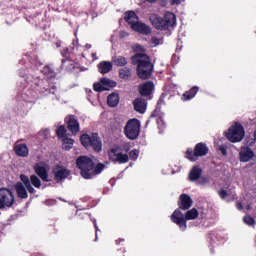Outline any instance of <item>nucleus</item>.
<instances>
[{"instance_id":"nucleus-1","label":"nucleus","mask_w":256,"mask_h":256,"mask_svg":"<svg viewBox=\"0 0 256 256\" xmlns=\"http://www.w3.org/2000/svg\"><path fill=\"white\" fill-rule=\"evenodd\" d=\"M135 55L131 57L132 65H136V73L139 79L142 81H147V79H151V75H153V69L155 66L153 62H151V56L145 53V47L141 44H136L134 47Z\"/></svg>"},{"instance_id":"nucleus-2","label":"nucleus","mask_w":256,"mask_h":256,"mask_svg":"<svg viewBox=\"0 0 256 256\" xmlns=\"http://www.w3.org/2000/svg\"><path fill=\"white\" fill-rule=\"evenodd\" d=\"M76 167L79 169L83 179H93L97 175H101L105 170V164L98 163L95 165V162L89 156H79L76 159Z\"/></svg>"},{"instance_id":"nucleus-3","label":"nucleus","mask_w":256,"mask_h":256,"mask_svg":"<svg viewBox=\"0 0 256 256\" xmlns=\"http://www.w3.org/2000/svg\"><path fill=\"white\" fill-rule=\"evenodd\" d=\"M149 21L158 31H167L169 28L177 25V16H175L173 12H166L164 17L157 14H151Z\"/></svg>"},{"instance_id":"nucleus-4","label":"nucleus","mask_w":256,"mask_h":256,"mask_svg":"<svg viewBox=\"0 0 256 256\" xmlns=\"http://www.w3.org/2000/svg\"><path fill=\"white\" fill-rule=\"evenodd\" d=\"M197 217H199V211L197 210V208H192L191 210H188L185 215H183V212H181V210L176 209L170 216V219L172 223L178 225L180 231H186L187 221H193L197 219Z\"/></svg>"},{"instance_id":"nucleus-5","label":"nucleus","mask_w":256,"mask_h":256,"mask_svg":"<svg viewBox=\"0 0 256 256\" xmlns=\"http://www.w3.org/2000/svg\"><path fill=\"white\" fill-rule=\"evenodd\" d=\"M141 134V121L137 118H133L127 121L124 127V135L130 141H135Z\"/></svg>"},{"instance_id":"nucleus-6","label":"nucleus","mask_w":256,"mask_h":256,"mask_svg":"<svg viewBox=\"0 0 256 256\" xmlns=\"http://www.w3.org/2000/svg\"><path fill=\"white\" fill-rule=\"evenodd\" d=\"M226 137L231 143H239L240 141H243V137H245V128H243L241 123L236 122L228 129Z\"/></svg>"},{"instance_id":"nucleus-7","label":"nucleus","mask_w":256,"mask_h":256,"mask_svg":"<svg viewBox=\"0 0 256 256\" xmlns=\"http://www.w3.org/2000/svg\"><path fill=\"white\" fill-rule=\"evenodd\" d=\"M209 153V147H207V144L200 142L197 143L194 147V151L191 148H188L185 157L189 161H197L198 157H205Z\"/></svg>"},{"instance_id":"nucleus-8","label":"nucleus","mask_w":256,"mask_h":256,"mask_svg":"<svg viewBox=\"0 0 256 256\" xmlns=\"http://www.w3.org/2000/svg\"><path fill=\"white\" fill-rule=\"evenodd\" d=\"M20 180L24 183L28 193H31V195H35V193H37L35 188L41 189V179H39L35 174L30 175V177L25 174H21Z\"/></svg>"},{"instance_id":"nucleus-9","label":"nucleus","mask_w":256,"mask_h":256,"mask_svg":"<svg viewBox=\"0 0 256 256\" xmlns=\"http://www.w3.org/2000/svg\"><path fill=\"white\" fill-rule=\"evenodd\" d=\"M15 196L9 188H0V209L5 207H13Z\"/></svg>"},{"instance_id":"nucleus-10","label":"nucleus","mask_w":256,"mask_h":256,"mask_svg":"<svg viewBox=\"0 0 256 256\" xmlns=\"http://www.w3.org/2000/svg\"><path fill=\"white\" fill-rule=\"evenodd\" d=\"M108 158L112 163H119L120 165L129 163V155L119 152V148H111L108 151Z\"/></svg>"},{"instance_id":"nucleus-11","label":"nucleus","mask_w":256,"mask_h":256,"mask_svg":"<svg viewBox=\"0 0 256 256\" xmlns=\"http://www.w3.org/2000/svg\"><path fill=\"white\" fill-rule=\"evenodd\" d=\"M52 175L54 176V181L56 183H61L71 175V170L61 164H57L52 169Z\"/></svg>"},{"instance_id":"nucleus-12","label":"nucleus","mask_w":256,"mask_h":256,"mask_svg":"<svg viewBox=\"0 0 256 256\" xmlns=\"http://www.w3.org/2000/svg\"><path fill=\"white\" fill-rule=\"evenodd\" d=\"M65 123L67 124V129L72 133V135H77L79 133L81 126L79 124V120H77V117L75 115H69L65 118Z\"/></svg>"},{"instance_id":"nucleus-13","label":"nucleus","mask_w":256,"mask_h":256,"mask_svg":"<svg viewBox=\"0 0 256 256\" xmlns=\"http://www.w3.org/2000/svg\"><path fill=\"white\" fill-rule=\"evenodd\" d=\"M255 157V152L249 146H241L239 151L240 163H249Z\"/></svg>"},{"instance_id":"nucleus-14","label":"nucleus","mask_w":256,"mask_h":256,"mask_svg":"<svg viewBox=\"0 0 256 256\" xmlns=\"http://www.w3.org/2000/svg\"><path fill=\"white\" fill-rule=\"evenodd\" d=\"M153 91H155L153 81L144 82L138 87V93L141 97H150V95H153Z\"/></svg>"},{"instance_id":"nucleus-15","label":"nucleus","mask_w":256,"mask_h":256,"mask_svg":"<svg viewBox=\"0 0 256 256\" xmlns=\"http://www.w3.org/2000/svg\"><path fill=\"white\" fill-rule=\"evenodd\" d=\"M193 207V199L188 194H181L178 201L179 211H187V209H191Z\"/></svg>"},{"instance_id":"nucleus-16","label":"nucleus","mask_w":256,"mask_h":256,"mask_svg":"<svg viewBox=\"0 0 256 256\" xmlns=\"http://www.w3.org/2000/svg\"><path fill=\"white\" fill-rule=\"evenodd\" d=\"M90 147L94 149L95 153H101V151H103V141L101 140V137H99L98 133H92Z\"/></svg>"},{"instance_id":"nucleus-17","label":"nucleus","mask_w":256,"mask_h":256,"mask_svg":"<svg viewBox=\"0 0 256 256\" xmlns=\"http://www.w3.org/2000/svg\"><path fill=\"white\" fill-rule=\"evenodd\" d=\"M132 30L140 35H151V26L143 22L138 21L136 24H133Z\"/></svg>"},{"instance_id":"nucleus-18","label":"nucleus","mask_w":256,"mask_h":256,"mask_svg":"<svg viewBox=\"0 0 256 256\" xmlns=\"http://www.w3.org/2000/svg\"><path fill=\"white\" fill-rule=\"evenodd\" d=\"M134 110L140 115H143L147 111V100L144 98H136L133 101Z\"/></svg>"},{"instance_id":"nucleus-19","label":"nucleus","mask_w":256,"mask_h":256,"mask_svg":"<svg viewBox=\"0 0 256 256\" xmlns=\"http://www.w3.org/2000/svg\"><path fill=\"white\" fill-rule=\"evenodd\" d=\"M34 171L36 175H38V177H40V179H42V181H44L45 183H49V181H51V179H49V172H47V168H45V166L36 164L34 166Z\"/></svg>"},{"instance_id":"nucleus-20","label":"nucleus","mask_w":256,"mask_h":256,"mask_svg":"<svg viewBox=\"0 0 256 256\" xmlns=\"http://www.w3.org/2000/svg\"><path fill=\"white\" fill-rule=\"evenodd\" d=\"M14 187L19 199H27L29 197L27 186L23 182H17Z\"/></svg>"},{"instance_id":"nucleus-21","label":"nucleus","mask_w":256,"mask_h":256,"mask_svg":"<svg viewBox=\"0 0 256 256\" xmlns=\"http://www.w3.org/2000/svg\"><path fill=\"white\" fill-rule=\"evenodd\" d=\"M124 19L128 25H130L131 29H133V25H137L139 23V16L135 11H128L124 15Z\"/></svg>"},{"instance_id":"nucleus-22","label":"nucleus","mask_w":256,"mask_h":256,"mask_svg":"<svg viewBox=\"0 0 256 256\" xmlns=\"http://www.w3.org/2000/svg\"><path fill=\"white\" fill-rule=\"evenodd\" d=\"M201 175H203V169L199 166H194L188 174V179L194 183V181H199V179H201Z\"/></svg>"},{"instance_id":"nucleus-23","label":"nucleus","mask_w":256,"mask_h":256,"mask_svg":"<svg viewBox=\"0 0 256 256\" xmlns=\"http://www.w3.org/2000/svg\"><path fill=\"white\" fill-rule=\"evenodd\" d=\"M62 56L65 59H62V67H65V63H70V66L68 67V71H73L75 69V66L73 65L70 57H71V52H69V48H64L61 52Z\"/></svg>"},{"instance_id":"nucleus-24","label":"nucleus","mask_w":256,"mask_h":256,"mask_svg":"<svg viewBox=\"0 0 256 256\" xmlns=\"http://www.w3.org/2000/svg\"><path fill=\"white\" fill-rule=\"evenodd\" d=\"M98 71L102 74L105 75L109 73L110 71H113V63L110 61H102L98 64Z\"/></svg>"},{"instance_id":"nucleus-25","label":"nucleus","mask_w":256,"mask_h":256,"mask_svg":"<svg viewBox=\"0 0 256 256\" xmlns=\"http://www.w3.org/2000/svg\"><path fill=\"white\" fill-rule=\"evenodd\" d=\"M14 151L18 157H27L29 155V148L27 144H17Z\"/></svg>"},{"instance_id":"nucleus-26","label":"nucleus","mask_w":256,"mask_h":256,"mask_svg":"<svg viewBox=\"0 0 256 256\" xmlns=\"http://www.w3.org/2000/svg\"><path fill=\"white\" fill-rule=\"evenodd\" d=\"M36 87H38V90L41 92V93H46L49 94L51 93V87H49V81L44 79V80H39L37 83H36Z\"/></svg>"},{"instance_id":"nucleus-27","label":"nucleus","mask_w":256,"mask_h":256,"mask_svg":"<svg viewBox=\"0 0 256 256\" xmlns=\"http://www.w3.org/2000/svg\"><path fill=\"white\" fill-rule=\"evenodd\" d=\"M120 99L121 98L119 97V93H115V92L111 93L107 97L108 107H117L119 105Z\"/></svg>"},{"instance_id":"nucleus-28","label":"nucleus","mask_w":256,"mask_h":256,"mask_svg":"<svg viewBox=\"0 0 256 256\" xmlns=\"http://www.w3.org/2000/svg\"><path fill=\"white\" fill-rule=\"evenodd\" d=\"M197 93H199V87L194 86L190 90L183 93L182 99L183 101H191V99H193Z\"/></svg>"},{"instance_id":"nucleus-29","label":"nucleus","mask_w":256,"mask_h":256,"mask_svg":"<svg viewBox=\"0 0 256 256\" xmlns=\"http://www.w3.org/2000/svg\"><path fill=\"white\" fill-rule=\"evenodd\" d=\"M100 83L102 84L104 89H113L114 87H117V82L110 80L109 78H101Z\"/></svg>"},{"instance_id":"nucleus-30","label":"nucleus","mask_w":256,"mask_h":256,"mask_svg":"<svg viewBox=\"0 0 256 256\" xmlns=\"http://www.w3.org/2000/svg\"><path fill=\"white\" fill-rule=\"evenodd\" d=\"M112 63L116 65V67H125L128 61L127 58H125V56H114L112 58Z\"/></svg>"},{"instance_id":"nucleus-31","label":"nucleus","mask_w":256,"mask_h":256,"mask_svg":"<svg viewBox=\"0 0 256 256\" xmlns=\"http://www.w3.org/2000/svg\"><path fill=\"white\" fill-rule=\"evenodd\" d=\"M119 77L124 81H128V79L131 77V69L127 67L121 68L119 70Z\"/></svg>"},{"instance_id":"nucleus-32","label":"nucleus","mask_w":256,"mask_h":256,"mask_svg":"<svg viewBox=\"0 0 256 256\" xmlns=\"http://www.w3.org/2000/svg\"><path fill=\"white\" fill-rule=\"evenodd\" d=\"M63 141V149L65 151H69V149H73V143H75V140L73 138H69V136H66L65 138H62Z\"/></svg>"},{"instance_id":"nucleus-33","label":"nucleus","mask_w":256,"mask_h":256,"mask_svg":"<svg viewBox=\"0 0 256 256\" xmlns=\"http://www.w3.org/2000/svg\"><path fill=\"white\" fill-rule=\"evenodd\" d=\"M91 139H92V136H89V134H82L80 136V142L82 143L83 147H85L86 149L91 147Z\"/></svg>"},{"instance_id":"nucleus-34","label":"nucleus","mask_w":256,"mask_h":256,"mask_svg":"<svg viewBox=\"0 0 256 256\" xmlns=\"http://www.w3.org/2000/svg\"><path fill=\"white\" fill-rule=\"evenodd\" d=\"M43 75H46L47 77H55V69L51 67V65H45L42 69Z\"/></svg>"},{"instance_id":"nucleus-35","label":"nucleus","mask_w":256,"mask_h":256,"mask_svg":"<svg viewBox=\"0 0 256 256\" xmlns=\"http://www.w3.org/2000/svg\"><path fill=\"white\" fill-rule=\"evenodd\" d=\"M56 136L58 137V139H64L65 137H67V129L65 128V126L61 125L56 129Z\"/></svg>"},{"instance_id":"nucleus-36","label":"nucleus","mask_w":256,"mask_h":256,"mask_svg":"<svg viewBox=\"0 0 256 256\" xmlns=\"http://www.w3.org/2000/svg\"><path fill=\"white\" fill-rule=\"evenodd\" d=\"M93 90L96 91V93H103V91H107V88H104L101 82H96L93 84Z\"/></svg>"},{"instance_id":"nucleus-37","label":"nucleus","mask_w":256,"mask_h":256,"mask_svg":"<svg viewBox=\"0 0 256 256\" xmlns=\"http://www.w3.org/2000/svg\"><path fill=\"white\" fill-rule=\"evenodd\" d=\"M129 157L132 161H137V159H139V151L137 149L131 150L129 152Z\"/></svg>"},{"instance_id":"nucleus-38","label":"nucleus","mask_w":256,"mask_h":256,"mask_svg":"<svg viewBox=\"0 0 256 256\" xmlns=\"http://www.w3.org/2000/svg\"><path fill=\"white\" fill-rule=\"evenodd\" d=\"M243 221L246 225H255V218L251 217V216H245L243 218Z\"/></svg>"},{"instance_id":"nucleus-39","label":"nucleus","mask_w":256,"mask_h":256,"mask_svg":"<svg viewBox=\"0 0 256 256\" xmlns=\"http://www.w3.org/2000/svg\"><path fill=\"white\" fill-rule=\"evenodd\" d=\"M218 195L221 199H227V191L221 189L220 191H218Z\"/></svg>"},{"instance_id":"nucleus-40","label":"nucleus","mask_w":256,"mask_h":256,"mask_svg":"<svg viewBox=\"0 0 256 256\" xmlns=\"http://www.w3.org/2000/svg\"><path fill=\"white\" fill-rule=\"evenodd\" d=\"M199 183L200 185H207L209 183V177H202Z\"/></svg>"},{"instance_id":"nucleus-41","label":"nucleus","mask_w":256,"mask_h":256,"mask_svg":"<svg viewBox=\"0 0 256 256\" xmlns=\"http://www.w3.org/2000/svg\"><path fill=\"white\" fill-rule=\"evenodd\" d=\"M219 151L222 153V155H227V146H220Z\"/></svg>"},{"instance_id":"nucleus-42","label":"nucleus","mask_w":256,"mask_h":256,"mask_svg":"<svg viewBox=\"0 0 256 256\" xmlns=\"http://www.w3.org/2000/svg\"><path fill=\"white\" fill-rule=\"evenodd\" d=\"M92 221H93V225L95 227V231H96L95 237H96V240H97V232L99 231V226H97V220L96 219H93Z\"/></svg>"},{"instance_id":"nucleus-43","label":"nucleus","mask_w":256,"mask_h":256,"mask_svg":"<svg viewBox=\"0 0 256 256\" xmlns=\"http://www.w3.org/2000/svg\"><path fill=\"white\" fill-rule=\"evenodd\" d=\"M151 43H153L154 45H159V38L153 36L151 38Z\"/></svg>"},{"instance_id":"nucleus-44","label":"nucleus","mask_w":256,"mask_h":256,"mask_svg":"<svg viewBox=\"0 0 256 256\" xmlns=\"http://www.w3.org/2000/svg\"><path fill=\"white\" fill-rule=\"evenodd\" d=\"M183 0H171L170 1V4L171 5H181V2H182Z\"/></svg>"},{"instance_id":"nucleus-45","label":"nucleus","mask_w":256,"mask_h":256,"mask_svg":"<svg viewBox=\"0 0 256 256\" xmlns=\"http://www.w3.org/2000/svg\"><path fill=\"white\" fill-rule=\"evenodd\" d=\"M236 208L238 209V211H242V209H243V203L237 202V203H236Z\"/></svg>"},{"instance_id":"nucleus-46","label":"nucleus","mask_w":256,"mask_h":256,"mask_svg":"<svg viewBox=\"0 0 256 256\" xmlns=\"http://www.w3.org/2000/svg\"><path fill=\"white\" fill-rule=\"evenodd\" d=\"M92 59H93V61H97V59H98L97 53H92Z\"/></svg>"},{"instance_id":"nucleus-47","label":"nucleus","mask_w":256,"mask_h":256,"mask_svg":"<svg viewBox=\"0 0 256 256\" xmlns=\"http://www.w3.org/2000/svg\"><path fill=\"white\" fill-rule=\"evenodd\" d=\"M121 241H125V239H118V240H116V245H119V243H121Z\"/></svg>"},{"instance_id":"nucleus-48","label":"nucleus","mask_w":256,"mask_h":256,"mask_svg":"<svg viewBox=\"0 0 256 256\" xmlns=\"http://www.w3.org/2000/svg\"><path fill=\"white\" fill-rule=\"evenodd\" d=\"M148 3H157L158 0H146Z\"/></svg>"},{"instance_id":"nucleus-49","label":"nucleus","mask_w":256,"mask_h":256,"mask_svg":"<svg viewBox=\"0 0 256 256\" xmlns=\"http://www.w3.org/2000/svg\"><path fill=\"white\" fill-rule=\"evenodd\" d=\"M151 117H157V112L156 111L152 112Z\"/></svg>"},{"instance_id":"nucleus-50","label":"nucleus","mask_w":256,"mask_h":256,"mask_svg":"<svg viewBox=\"0 0 256 256\" xmlns=\"http://www.w3.org/2000/svg\"><path fill=\"white\" fill-rule=\"evenodd\" d=\"M246 211H251V205L248 204V205L246 206Z\"/></svg>"},{"instance_id":"nucleus-51","label":"nucleus","mask_w":256,"mask_h":256,"mask_svg":"<svg viewBox=\"0 0 256 256\" xmlns=\"http://www.w3.org/2000/svg\"><path fill=\"white\" fill-rule=\"evenodd\" d=\"M161 103H163V98H160V99L158 100V104H161Z\"/></svg>"},{"instance_id":"nucleus-52","label":"nucleus","mask_w":256,"mask_h":256,"mask_svg":"<svg viewBox=\"0 0 256 256\" xmlns=\"http://www.w3.org/2000/svg\"><path fill=\"white\" fill-rule=\"evenodd\" d=\"M87 49H91V45L87 44L86 45Z\"/></svg>"},{"instance_id":"nucleus-53","label":"nucleus","mask_w":256,"mask_h":256,"mask_svg":"<svg viewBox=\"0 0 256 256\" xmlns=\"http://www.w3.org/2000/svg\"><path fill=\"white\" fill-rule=\"evenodd\" d=\"M149 123H151V121H150V120L146 121V125H149Z\"/></svg>"},{"instance_id":"nucleus-54","label":"nucleus","mask_w":256,"mask_h":256,"mask_svg":"<svg viewBox=\"0 0 256 256\" xmlns=\"http://www.w3.org/2000/svg\"><path fill=\"white\" fill-rule=\"evenodd\" d=\"M121 253H123V255H124V253H125V249H122V250H121Z\"/></svg>"},{"instance_id":"nucleus-55","label":"nucleus","mask_w":256,"mask_h":256,"mask_svg":"<svg viewBox=\"0 0 256 256\" xmlns=\"http://www.w3.org/2000/svg\"><path fill=\"white\" fill-rule=\"evenodd\" d=\"M33 256H43V255H41V254H34Z\"/></svg>"},{"instance_id":"nucleus-56","label":"nucleus","mask_w":256,"mask_h":256,"mask_svg":"<svg viewBox=\"0 0 256 256\" xmlns=\"http://www.w3.org/2000/svg\"><path fill=\"white\" fill-rule=\"evenodd\" d=\"M122 256H125V254H123Z\"/></svg>"}]
</instances>
